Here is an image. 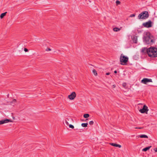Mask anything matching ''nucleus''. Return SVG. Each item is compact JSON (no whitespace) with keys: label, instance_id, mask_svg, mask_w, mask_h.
<instances>
[{"label":"nucleus","instance_id":"1","mask_svg":"<svg viewBox=\"0 0 157 157\" xmlns=\"http://www.w3.org/2000/svg\"><path fill=\"white\" fill-rule=\"evenodd\" d=\"M143 42L146 44L152 45L155 41L154 37L149 32H146L144 34L143 37Z\"/></svg>","mask_w":157,"mask_h":157},{"label":"nucleus","instance_id":"2","mask_svg":"<svg viewBox=\"0 0 157 157\" xmlns=\"http://www.w3.org/2000/svg\"><path fill=\"white\" fill-rule=\"evenodd\" d=\"M147 53L149 57H157V48L153 47L148 48Z\"/></svg>","mask_w":157,"mask_h":157},{"label":"nucleus","instance_id":"3","mask_svg":"<svg viewBox=\"0 0 157 157\" xmlns=\"http://www.w3.org/2000/svg\"><path fill=\"white\" fill-rule=\"evenodd\" d=\"M128 58L127 56H124L123 54H122L120 57V63L121 65H126L128 60Z\"/></svg>","mask_w":157,"mask_h":157},{"label":"nucleus","instance_id":"4","mask_svg":"<svg viewBox=\"0 0 157 157\" xmlns=\"http://www.w3.org/2000/svg\"><path fill=\"white\" fill-rule=\"evenodd\" d=\"M148 17L149 14L148 12L144 11L139 14L138 18L139 19H145L147 18Z\"/></svg>","mask_w":157,"mask_h":157},{"label":"nucleus","instance_id":"5","mask_svg":"<svg viewBox=\"0 0 157 157\" xmlns=\"http://www.w3.org/2000/svg\"><path fill=\"white\" fill-rule=\"evenodd\" d=\"M152 22L149 20L147 22L144 23L143 24V25L146 28H150L152 26Z\"/></svg>","mask_w":157,"mask_h":157},{"label":"nucleus","instance_id":"6","mask_svg":"<svg viewBox=\"0 0 157 157\" xmlns=\"http://www.w3.org/2000/svg\"><path fill=\"white\" fill-rule=\"evenodd\" d=\"M148 109L147 107L145 105H144L143 108L142 109H140L139 111L141 113H147V112L148 111Z\"/></svg>","mask_w":157,"mask_h":157},{"label":"nucleus","instance_id":"7","mask_svg":"<svg viewBox=\"0 0 157 157\" xmlns=\"http://www.w3.org/2000/svg\"><path fill=\"white\" fill-rule=\"evenodd\" d=\"M151 82H152L151 79L146 78H144L141 81V82L145 84H147L148 83Z\"/></svg>","mask_w":157,"mask_h":157},{"label":"nucleus","instance_id":"8","mask_svg":"<svg viewBox=\"0 0 157 157\" xmlns=\"http://www.w3.org/2000/svg\"><path fill=\"white\" fill-rule=\"evenodd\" d=\"M76 94L74 92H73L71 94L68 96V98L70 100H73L76 97Z\"/></svg>","mask_w":157,"mask_h":157},{"label":"nucleus","instance_id":"9","mask_svg":"<svg viewBox=\"0 0 157 157\" xmlns=\"http://www.w3.org/2000/svg\"><path fill=\"white\" fill-rule=\"evenodd\" d=\"M9 122H12V121L8 119L2 120L0 121V124H2L5 123H8Z\"/></svg>","mask_w":157,"mask_h":157},{"label":"nucleus","instance_id":"10","mask_svg":"<svg viewBox=\"0 0 157 157\" xmlns=\"http://www.w3.org/2000/svg\"><path fill=\"white\" fill-rule=\"evenodd\" d=\"M72 119L70 118H66L64 121L63 123L65 125L68 126L69 124V121H72Z\"/></svg>","mask_w":157,"mask_h":157},{"label":"nucleus","instance_id":"11","mask_svg":"<svg viewBox=\"0 0 157 157\" xmlns=\"http://www.w3.org/2000/svg\"><path fill=\"white\" fill-rule=\"evenodd\" d=\"M110 144L112 146H113L115 147H118L119 148H120L121 147V145L119 144H117L115 143H110Z\"/></svg>","mask_w":157,"mask_h":157},{"label":"nucleus","instance_id":"12","mask_svg":"<svg viewBox=\"0 0 157 157\" xmlns=\"http://www.w3.org/2000/svg\"><path fill=\"white\" fill-rule=\"evenodd\" d=\"M122 29V27H121L120 28L117 27H115L113 29V30L115 32H118L120 31Z\"/></svg>","mask_w":157,"mask_h":157},{"label":"nucleus","instance_id":"13","mask_svg":"<svg viewBox=\"0 0 157 157\" xmlns=\"http://www.w3.org/2000/svg\"><path fill=\"white\" fill-rule=\"evenodd\" d=\"M148 50V48H143L141 50V52L143 53L146 52L147 53V51Z\"/></svg>","mask_w":157,"mask_h":157},{"label":"nucleus","instance_id":"14","mask_svg":"<svg viewBox=\"0 0 157 157\" xmlns=\"http://www.w3.org/2000/svg\"><path fill=\"white\" fill-rule=\"evenodd\" d=\"M151 147V146H148V147H147L145 148H144L142 149V151H146L147 150H149L150 148V147Z\"/></svg>","mask_w":157,"mask_h":157},{"label":"nucleus","instance_id":"15","mask_svg":"<svg viewBox=\"0 0 157 157\" xmlns=\"http://www.w3.org/2000/svg\"><path fill=\"white\" fill-rule=\"evenodd\" d=\"M7 13V12H5L4 13H2L0 15V18L1 19L2 18L5 16L6 15V13Z\"/></svg>","mask_w":157,"mask_h":157},{"label":"nucleus","instance_id":"16","mask_svg":"<svg viewBox=\"0 0 157 157\" xmlns=\"http://www.w3.org/2000/svg\"><path fill=\"white\" fill-rule=\"evenodd\" d=\"M139 137L141 138H148L147 136L145 135H141L139 136Z\"/></svg>","mask_w":157,"mask_h":157},{"label":"nucleus","instance_id":"17","mask_svg":"<svg viewBox=\"0 0 157 157\" xmlns=\"http://www.w3.org/2000/svg\"><path fill=\"white\" fill-rule=\"evenodd\" d=\"M88 123H82L81 124V125L82 127H86L87 126Z\"/></svg>","mask_w":157,"mask_h":157},{"label":"nucleus","instance_id":"18","mask_svg":"<svg viewBox=\"0 0 157 157\" xmlns=\"http://www.w3.org/2000/svg\"><path fill=\"white\" fill-rule=\"evenodd\" d=\"M83 117L85 118H87L89 117V115L88 113L85 114L83 115Z\"/></svg>","mask_w":157,"mask_h":157},{"label":"nucleus","instance_id":"19","mask_svg":"<svg viewBox=\"0 0 157 157\" xmlns=\"http://www.w3.org/2000/svg\"><path fill=\"white\" fill-rule=\"evenodd\" d=\"M93 72L94 74L96 76L97 75V73L96 71V70L95 69H94L93 71Z\"/></svg>","mask_w":157,"mask_h":157},{"label":"nucleus","instance_id":"20","mask_svg":"<svg viewBox=\"0 0 157 157\" xmlns=\"http://www.w3.org/2000/svg\"><path fill=\"white\" fill-rule=\"evenodd\" d=\"M137 39L136 36L134 37L133 39V40L135 42V43H136L137 41Z\"/></svg>","mask_w":157,"mask_h":157},{"label":"nucleus","instance_id":"21","mask_svg":"<svg viewBox=\"0 0 157 157\" xmlns=\"http://www.w3.org/2000/svg\"><path fill=\"white\" fill-rule=\"evenodd\" d=\"M116 3L117 4V5H120L121 3L118 0L116 1Z\"/></svg>","mask_w":157,"mask_h":157},{"label":"nucleus","instance_id":"22","mask_svg":"<svg viewBox=\"0 0 157 157\" xmlns=\"http://www.w3.org/2000/svg\"><path fill=\"white\" fill-rule=\"evenodd\" d=\"M69 128H71L72 129H73L74 128V126L72 124H69Z\"/></svg>","mask_w":157,"mask_h":157},{"label":"nucleus","instance_id":"23","mask_svg":"<svg viewBox=\"0 0 157 157\" xmlns=\"http://www.w3.org/2000/svg\"><path fill=\"white\" fill-rule=\"evenodd\" d=\"M16 99H14L12 101V102H11V105H13L12 103H15V102H16Z\"/></svg>","mask_w":157,"mask_h":157},{"label":"nucleus","instance_id":"24","mask_svg":"<svg viewBox=\"0 0 157 157\" xmlns=\"http://www.w3.org/2000/svg\"><path fill=\"white\" fill-rule=\"evenodd\" d=\"M94 124V122L93 121H91L89 122V124L90 125H92Z\"/></svg>","mask_w":157,"mask_h":157},{"label":"nucleus","instance_id":"25","mask_svg":"<svg viewBox=\"0 0 157 157\" xmlns=\"http://www.w3.org/2000/svg\"><path fill=\"white\" fill-rule=\"evenodd\" d=\"M135 16V14H131L130 16L129 17H134Z\"/></svg>","mask_w":157,"mask_h":157},{"label":"nucleus","instance_id":"26","mask_svg":"<svg viewBox=\"0 0 157 157\" xmlns=\"http://www.w3.org/2000/svg\"><path fill=\"white\" fill-rule=\"evenodd\" d=\"M51 50V49L50 48H47L46 49V51H50Z\"/></svg>","mask_w":157,"mask_h":157},{"label":"nucleus","instance_id":"27","mask_svg":"<svg viewBox=\"0 0 157 157\" xmlns=\"http://www.w3.org/2000/svg\"><path fill=\"white\" fill-rule=\"evenodd\" d=\"M24 51L25 52H27L28 51V50L26 48H24Z\"/></svg>","mask_w":157,"mask_h":157},{"label":"nucleus","instance_id":"28","mask_svg":"<svg viewBox=\"0 0 157 157\" xmlns=\"http://www.w3.org/2000/svg\"><path fill=\"white\" fill-rule=\"evenodd\" d=\"M154 150L155 152H157V148H155L154 149Z\"/></svg>","mask_w":157,"mask_h":157},{"label":"nucleus","instance_id":"29","mask_svg":"<svg viewBox=\"0 0 157 157\" xmlns=\"http://www.w3.org/2000/svg\"><path fill=\"white\" fill-rule=\"evenodd\" d=\"M139 128V129H142L143 128V127H140V128Z\"/></svg>","mask_w":157,"mask_h":157},{"label":"nucleus","instance_id":"30","mask_svg":"<svg viewBox=\"0 0 157 157\" xmlns=\"http://www.w3.org/2000/svg\"><path fill=\"white\" fill-rule=\"evenodd\" d=\"M112 86L113 88H115L116 87V86L115 85H113Z\"/></svg>","mask_w":157,"mask_h":157},{"label":"nucleus","instance_id":"31","mask_svg":"<svg viewBox=\"0 0 157 157\" xmlns=\"http://www.w3.org/2000/svg\"><path fill=\"white\" fill-rule=\"evenodd\" d=\"M110 74V73H109V72H108V73H107L106 74V75H109Z\"/></svg>","mask_w":157,"mask_h":157},{"label":"nucleus","instance_id":"32","mask_svg":"<svg viewBox=\"0 0 157 157\" xmlns=\"http://www.w3.org/2000/svg\"><path fill=\"white\" fill-rule=\"evenodd\" d=\"M123 85L124 86H125V83H123Z\"/></svg>","mask_w":157,"mask_h":157},{"label":"nucleus","instance_id":"33","mask_svg":"<svg viewBox=\"0 0 157 157\" xmlns=\"http://www.w3.org/2000/svg\"><path fill=\"white\" fill-rule=\"evenodd\" d=\"M114 73H117V71H114Z\"/></svg>","mask_w":157,"mask_h":157}]
</instances>
